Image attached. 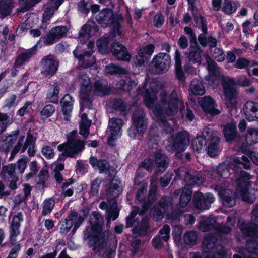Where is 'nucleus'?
<instances>
[{
	"mask_svg": "<svg viewBox=\"0 0 258 258\" xmlns=\"http://www.w3.org/2000/svg\"><path fill=\"white\" fill-rule=\"evenodd\" d=\"M104 218L97 211L93 212L90 215L89 226L84 232V239L88 240V245L92 247L94 252H100L106 246L108 236L103 232Z\"/></svg>",
	"mask_w": 258,
	"mask_h": 258,
	"instance_id": "obj_1",
	"label": "nucleus"
},
{
	"mask_svg": "<svg viewBox=\"0 0 258 258\" xmlns=\"http://www.w3.org/2000/svg\"><path fill=\"white\" fill-rule=\"evenodd\" d=\"M230 166L236 173L235 181L237 193L240 195L243 201L249 202V190L252 184V182L250 181L251 175L242 169H251V163L250 160L245 155L241 157H234L231 159Z\"/></svg>",
	"mask_w": 258,
	"mask_h": 258,
	"instance_id": "obj_2",
	"label": "nucleus"
},
{
	"mask_svg": "<svg viewBox=\"0 0 258 258\" xmlns=\"http://www.w3.org/2000/svg\"><path fill=\"white\" fill-rule=\"evenodd\" d=\"M161 108H156V111L158 114H161L162 112L168 116L176 115L178 111L182 115L185 111V106L183 102L180 92L174 89L170 93L163 91L160 93Z\"/></svg>",
	"mask_w": 258,
	"mask_h": 258,
	"instance_id": "obj_3",
	"label": "nucleus"
},
{
	"mask_svg": "<svg viewBox=\"0 0 258 258\" xmlns=\"http://www.w3.org/2000/svg\"><path fill=\"white\" fill-rule=\"evenodd\" d=\"M96 20L101 27L105 28L108 26L111 27L112 33L121 35L120 22L124 20L121 14L114 13L111 9L106 8L99 11L98 15L96 16Z\"/></svg>",
	"mask_w": 258,
	"mask_h": 258,
	"instance_id": "obj_4",
	"label": "nucleus"
},
{
	"mask_svg": "<svg viewBox=\"0 0 258 258\" xmlns=\"http://www.w3.org/2000/svg\"><path fill=\"white\" fill-rule=\"evenodd\" d=\"M189 145V134L185 131H179L172 134L167 140L165 148L167 151L175 153L176 157L180 158L183 153Z\"/></svg>",
	"mask_w": 258,
	"mask_h": 258,
	"instance_id": "obj_5",
	"label": "nucleus"
},
{
	"mask_svg": "<svg viewBox=\"0 0 258 258\" xmlns=\"http://www.w3.org/2000/svg\"><path fill=\"white\" fill-rule=\"evenodd\" d=\"M241 232L250 238L246 240V248L252 258H258V224L252 222H243L239 226Z\"/></svg>",
	"mask_w": 258,
	"mask_h": 258,
	"instance_id": "obj_6",
	"label": "nucleus"
},
{
	"mask_svg": "<svg viewBox=\"0 0 258 258\" xmlns=\"http://www.w3.org/2000/svg\"><path fill=\"white\" fill-rule=\"evenodd\" d=\"M90 211V208L87 206H83L79 211V213L75 210H71L69 214L64 220L65 227L61 228L62 232L64 234L68 233L74 226L72 232H75L83 222L85 219L87 218Z\"/></svg>",
	"mask_w": 258,
	"mask_h": 258,
	"instance_id": "obj_7",
	"label": "nucleus"
},
{
	"mask_svg": "<svg viewBox=\"0 0 258 258\" xmlns=\"http://www.w3.org/2000/svg\"><path fill=\"white\" fill-rule=\"evenodd\" d=\"M222 85L227 107L231 109L235 108L237 104V87L235 79L229 76H222Z\"/></svg>",
	"mask_w": 258,
	"mask_h": 258,
	"instance_id": "obj_8",
	"label": "nucleus"
},
{
	"mask_svg": "<svg viewBox=\"0 0 258 258\" xmlns=\"http://www.w3.org/2000/svg\"><path fill=\"white\" fill-rule=\"evenodd\" d=\"M68 31L65 26H57L53 27L45 35L40 38L39 42H42L45 46L52 45L57 41L64 37Z\"/></svg>",
	"mask_w": 258,
	"mask_h": 258,
	"instance_id": "obj_9",
	"label": "nucleus"
},
{
	"mask_svg": "<svg viewBox=\"0 0 258 258\" xmlns=\"http://www.w3.org/2000/svg\"><path fill=\"white\" fill-rule=\"evenodd\" d=\"M41 63L43 67L41 73L45 78H51L58 69L59 61L54 55L49 54L44 56Z\"/></svg>",
	"mask_w": 258,
	"mask_h": 258,
	"instance_id": "obj_10",
	"label": "nucleus"
},
{
	"mask_svg": "<svg viewBox=\"0 0 258 258\" xmlns=\"http://www.w3.org/2000/svg\"><path fill=\"white\" fill-rule=\"evenodd\" d=\"M171 64V57L167 53L160 52L155 55L152 60V65L156 74H162L167 72Z\"/></svg>",
	"mask_w": 258,
	"mask_h": 258,
	"instance_id": "obj_11",
	"label": "nucleus"
},
{
	"mask_svg": "<svg viewBox=\"0 0 258 258\" xmlns=\"http://www.w3.org/2000/svg\"><path fill=\"white\" fill-rule=\"evenodd\" d=\"M215 190L221 199L222 205L226 207H232L236 205V193L233 190L225 188L222 184H217Z\"/></svg>",
	"mask_w": 258,
	"mask_h": 258,
	"instance_id": "obj_12",
	"label": "nucleus"
},
{
	"mask_svg": "<svg viewBox=\"0 0 258 258\" xmlns=\"http://www.w3.org/2000/svg\"><path fill=\"white\" fill-rule=\"evenodd\" d=\"M214 201L215 197L211 193L204 195L201 192H196L193 196L192 202L195 207L201 211L209 209Z\"/></svg>",
	"mask_w": 258,
	"mask_h": 258,
	"instance_id": "obj_13",
	"label": "nucleus"
},
{
	"mask_svg": "<svg viewBox=\"0 0 258 258\" xmlns=\"http://www.w3.org/2000/svg\"><path fill=\"white\" fill-rule=\"evenodd\" d=\"M132 121L135 127L134 131V135L136 133L139 134H144L147 128V119L144 112L142 110L136 111L132 116Z\"/></svg>",
	"mask_w": 258,
	"mask_h": 258,
	"instance_id": "obj_14",
	"label": "nucleus"
},
{
	"mask_svg": "<svg viewBox=\"0 0 258 258\" xmlns=\"http://www.w3.org/2000/svg\"><path fill=\"white\" fill-rule=\"evenodd\" d=\"M110 51L113 56L118 60L129 61L132 58L126 47L119 42L112 43L110 46Z\"/></svg>",
	"mask_w": 258,
	"mask_h": 258,
	"instance_id": "obj_15",
	"label": "nucleus"
},
{
	"mask_svg": "<svg viewBox=\"0 0 258 258\" xmlns=\"http://www.w3.org/2000/svg\"><path fill=\"white\" fill-rule=\"evenodd\" d=\"M23 220V214L21 212H18L15 215L12 219V222L9 227V242L11 244H14L17 240V237L20 235V223Z\"/></svg>",
	"mask_w": 258,
	"mask_h": 258,
	"instance_id": "obj_16",
	"label": "nucleus"
},
{
	"mask_svg": "<svg viewBox=\"0 0 258 258\" xmlns=\"http://www.w3.org/2000/svg\"><path fill=\"white\" fill-rule=\"evenodd\" d=\"M123 123V120L120 118H112L110 120L108 125L109 135L107 138V143L110 146H114V144H112L111 142L117 139Z\"/></svg>",
	"mask_w": 258,
	"mask_h": 258,
	"instance_id": "obj_17",
	"label": "nucleus"
},
{
	"mask_svg": "<svg viewBox=\"0 0 258 258\" xmlns=\"http://www.w3.org/2000/svg\"><path fill=\"white\" fill-rule=\"evenodd\" d=\"M199 104L203 111L207 114L211 116H215L220 113V111L215 108V102L213 98L210 96H204Z\"/></svg>",
	"mask_w": 258,
	"mask_h": 258,
	"instance_id": "obj_18",
	"label": "nucleus"
},
{
	"mask_svg": "<svg viewBox=\"0 0 258 258\" xmlns=\"http://www.w3.org/2000/svg\"><path fill=\"white\" fill-rule=\"evenodd\" d=\"M243 110L245 117L248 121L258 122V103L248 101L244 104Z\"/></svg>",
	"mask_w": 258,
	"mask_h": 258,
	"instance_id": "obj_19",
	"label": "nucleus"
},
{
	"mask_svg": "<svg viewBox=\"0 0 258 258\" xmlns=\"http://www.w3.org/2000/svg\"><path fill=\"white\" fill-rule=\"evenodd\" d=\"M74 103V98L69 94H66L61 99V110L66 121L70 120Z\"/></svg>",
	"mask_w": 258,
	"mask_h": 258,
	"instance_id": "obj_20",
	"label": "nucleus"
},
{
	"mask_svg": "<svg viewBox=\"0 0 258 258\" xmlns=\"http://www.w3.org/2000/svg\"><path fill=\"white\" fill-rule=\"evenodd\" d=\"M19 133V130L17 129L12 131L11 134L6 136L5 139L0 144V151L8 153L16 142Z\"/></svg>",
	"mask_w": 258,
	"mask_h": 258,
	"instance_id": "obj_21",
	"label": "nucleus"
},
{
	"mask_svg": "<svg viewBox=\"0 0 258 258\" xmlns=\"http://www.w3.org/2000/svg\"><path fill=\"white\" fill-rule=\"evenodd\" d=\"M218 239L213 235H208L204 237L202 243V248L203 252H200L202 254V258H204V254L211 253L212 250L216 248L217 244Z\"/></svg>",
	"mask_w": 258,
	"mask_h": 258,
	"instance_id": "obj_22",
	"label": "nucleus"
},
{
	"mask_svg": "<svg viewBox=\"0 0 258 258\" xmlns=\"http://www.w3.org/2000/svg\"><path fill=\"white\" fill-rule=\"evenodd\" d=\"M223 134L226 142L234 141L238 135L236 122L231 121L226 123L223 127Z\"/></svg>",
	"mask_w": 258,
	"mask_h": 258,
	"instance_id": "obj_23",
	"label": "nucleus"
},
{
	"mask_svg": "<svg viewBox=\"0 0 258 258\" xmlns=\"http://www.w3.org/2000/svg\"><path fill=\"white\" fill-rule=\"evenodd\" d=\"M202 53L203 50L200 46L190 45L189 49L185 54L186 56V61L192 64L196 63H201Z\"/></svg>",
	"mask_w": 258,
	"mask_h": 258,
	"instance_id": "obj_24",
	"label": "nucleus"
},
{
	"mask_svg": "<svg viewBox=\"0 0 258 258\" xmlns=\"http://www.w3.org/2000/svg\"><path fill=\"white\" fill-rule=\"evenodd\" d=\"M149 218L148 216L142 218L140 222H138L132 229V234L135 236H144L146 235L150 228Z\"/></svg>",
	"mask_w": 258,
	"mask_h": 258,
	"instance_id": "obj_25",
	"label": "nucleus"
},
{
	"mask_svg": "<svg viewBox=\"0 0 258 258\" xmlns=\"http://www.w3.org/2000/svg\"><path fill=\"white\" fill-rule=\"evenodd\" d=\"M99 29V26L95 21L92 22V25L85 24L83 25L79 32V37L80 39L82 38L88 40L98 33Z\"/></svg>",
	"mask_w": 258,
	"mask_h": 258,
	"instance_id": "obj_26",
	"label": "nucleus"
},
{
	"mask_svg": "<svg viewBox=\"0 0 258 258\" xmlns=\"http://www.w3.org/2000/svg\"><path fill=\"white\" fill-rule=\"evenodd\" d=\"M93 90L96 94L104 97L110 94L111 88L108 86L106 80L100 79L95 81L94 83Z\"/></svg>",
	"mask_w": 258,
	"mask_h": 258,
	"instance_id": "obj_27",
	"label": "nucleus"
},
{
	"mask_svg": "<svg viewBox=\"0 0 258 258\" xmlns=\"http://www.w3.org/2000/svg\"><path fill=\"white\" fill-rule=\"evenodd\" d=\"M156 164L157 173H162L165 171L169 165L167 156L161 152H156L154 155V163Z\"/></svg>",
	"mask_w": 258,
	"mask_h": 258,
	"instance_id": "obj_28",
	"label": "nucleus"
},
{
	"mask_svg": "<svg viewBox=\"0 0 258 258\" xmlns=\"http://www.w3.org/2000/svg\"><path fill=\"white\" fill-rule=\"evenodd\" d=\"M80 109H84V108L89 109H93L92 102L94 100L93 97L91 95L90 90H82L80 92Z\"/></svg>",
	"mask_w": 258,
	"mask_h": 258,
	"instance_id": "obj_29",
	"label": "nucleus"
},
{
	"mask_svg": "<svg viewBox=\"0 0 258 258\" xmlns=\"http://www.w3.org/2000/svg\"><path fill=\"white\" fill-rule=\"evenodd\" d=\"M146 84L142 88H139L138 91L139 93L145 92L144 95V102L148 107H150L157 99L156 92L153 88L146 89L145 88Z\"/></svg>",
	"mask_w": 258,
	"mask_h": 258,
	"instance_id": "obj_30",
	"label": "nucleus"
},
{
	"mask_svg": "<svg viewBox=\"0 0 258 258\" xmlns=\"http://www.w3.org/2000/svg\"><path fill=\"white\" fill-rule=\"evenodd\" d=\"M89 163L93 168L97 167L100 173H107L110 164L106 159H99L95 156H91L89 158Z\"/></svg>",
	"mask_w": 258,
	"mask_h": 258,
	"instance_id": "obj_31",
	"label": "nucleus"
},
{
	"mask_svg": "<svg viewBox=\"0 0 258 258\" xmlns=\"http://www.w3.org/2000/svg\"><path fill=\"white\" fill-rule=\"evenodd\" d=\"M192 195L191 185L186 184L182 188L179 198V205L181 208L185 207L190 202Z\"/></svg>",
	"mask_w": 258,
	"mask_h": 258,
	"instance_id": "obj_32",
	"label": "nucleus"
},
{
	"mask_svg": "<svg viewBox=\"0 0 258 258\" xmlns=\"http://www.w3.org/2000/svg\"><path fill=\"white\" fill-rule=\"evenodd\" d=\"M73 55L79 61L82 62L86 67H91L93 62L90 61H85V58H90L92 56V53L88 51L83 50L81 47H77L73 52Z\"/></svg>",
	"mask_w": 258,
	"mask_h": 258,
	"instance_id": "obj_33",
	"label": "nucleus"
},
{
	"mask_svg": "<svg viewBox=\"0 0 258 258\" xmlns=\"http://www.w3.org/2000/svg\"><path fill=\"white\" fill-rule=\"evenodd\" d=\"M60 89L59 86L56 83L50 84L47 91L46 99L52 103L58 104Z\"/></svg>",
	"mask_w": 258,
	"mask_h": 258,
	"instance_id": "obj_34",
	"label": "nucleus"
},
{
	"mask_svg": "<svg viewBox=\"0 0 258 258\" xmlns=\"http://www.w3.org/2000/svg\"><path fill=\"white\" fill-rule=\"evenodd\" d=\"M175 71L176 77L180 81H184L185 76L182 68L181 54L180 51L176 49L175 52Z\"/></svg>",
	"mask_w": 258,
	"mask_h": 258,
	"instance_id": "obj_35",
	"label": "nucleus"
},
{
	"mask_svg": "<svg viewBox=\"0 0 258 258\" xmlns=\"http://www.w3.org/2000/svg\"><path fill=\"white\" fill-rule=\"evenodd\" d=\"M190 88L191 93L195 96H202L205 92L203 81L197 78L191 81Z\"/></svg>",
	"mask_w": 258,
	"mask_h": 258,
	"instance_id": "obj_36",
	"label": "nucleus"
},
{
	"mask_svg": "<svg viewBox=\"0 0 258 258\" xmlns=\"http://www.w3.org/2000/svg\"><path fill=\"white\" fill-rule=\"evenodd\" d=\"M206 132L205 130L202 133V135L197 137L191 142V147L194 151L197 153H201L202 149L207 146L209 139H207L204 133Z\"/></svg>",
	"mask_w": 258,
	"mask_h": 258,
	"instance_id": "obj_37",
	"label": "nucleus"
},
{
	"mask_svg": "<svg viewBox=\"0 0 258 258\" xmlns=\"http://www.w3.org/2000/svg\"><path fill=\"white\" fill-rule=\"evenodd\" d=\"M14 7L13 0H0V16L5 18L10 15Z\"/></svg>",
	"mask_w": 258,
	"mask_h": 258,
	"instance_id": "obj_38",
	"label": "nucleus"
},
{
	"mask_svg": "<svg viewBox=\"0 0 258 258\" xmlns=\"http://www.w3.org/2000/svg\"><path fill=\"white\" fill-rule=\"evenodd\" d=\"M36 46H34L26 51L22 52L16 59L15 64L21 66L24 62L28 61L30 58L36 54Z\"/></svg>",
	"mask_w": 258,
	"mask_h": 258,
	"instance_id": "obj_39",
	"label": "nucleus"
},
{
	"mask_svg": "<svg viewBox=\"0 0 258 258\" xmlns=\"http://www.w3.org/2000/svg\"><path fill=\"white\" fill-rule=\"evenodd\" d=\"M194 26L201 28L202 32L204 34L208 33V26L206 19L201 14L197 13L193 14Z\"/></svg>",
	"mask_w": 258,
	"mask_h": 258,
	"instance_id": "obj_40",
	"label": "nucleus"
},
{
	"mask_svg": "<svg viewBox=\"0 0 258 258\" xmlns=\"http://www.w3.org/2000/svg\"><path fill=\"white\" fill-rule=\"evenodd\" d=\"M138 82L132 80L130 77H126L124 79H121L119 81L118 88L126 92H130L133 90V87L137 86Z\"/></svg>",
	"mask_w": 258,
	"mask_h": 258,
	"instance_id": "obj_41",
	"label": "nucleus"
},
{
	"mask_svg": "<svg viewBox=\"0 0 258 258\" xmlns=\"http://www.w3.org/2000/svg\"><path fill=\"white\" fill-rule=\"evenodd\" d=\"M121 183L119 179L116 180L112 179L108 185L106 186V192L107 195L116 196L119 194V184Z\"/></svg>",
	"mask_w": 258,
	"mask_h": 258,
	"instance_id": "obj_42",
	"label": "nucleus"
},
{
	"mask_svg": "<svg viewBox=\"0 0 258 258\" xmlns=\"http://www.w3.org/2000/svg\"><path fill=\"white\" fill-rule=\"evenodd\" d=\"M217 223L215 218L208 217L200 222V226L204 231H215Z\"/></svg>",
	"mask_w": 258,
	"mask_h": 258,
	"instance_id": "obj_43",
	"label": "nucleus"
},
{
	"mask_svg": "<svg viewBox=\"0 0 258 258\" xmlns=\"http://www.w3.org/2000/svg\"><path fill=\"white\" fill-rule=\"evenodd\" d=\"M158 205L164 210V212L168 214L173 207L172 198L168 196H164L160 199Z\"/></svg>",
	"mask_w": 258,
	"mask_h": 258,
	"instance_id": "obj_44",
	"label": "nucleus"
},
{
	"mask_svg": "<svg viewBox=\"0 0 258 258\" xmlns=\"http://www.w3.org/2000/svg\"><path fill=\"white\" fill-rule=\"evenodd\" d=\"M70 147L72 148L76 154L82 152L85 148L84 142L80 139H71L69 140Z\"/></svg>",
	"mask_w": 258,
	"mask_h": 258,
	"instance_id": "obj_45",
	"label": "nucleus"
},
{
	"mask_svg": "<svg viewBox=\"0 0 258 258\" xmlns=\"http://www.w3.org/2000/svg\"><path fill=\"white\" fill-rule=\"evenodd\" d=\"M219 141L212 139L207 148V153L211 157H215L219 154Z\"/></svg>",
	"mask_w": 258,
	"mask_h": 258,
	"instance_id": "obj_46",
	"label": "nucleus"
},
{
	"mask_svg": "<svg viewBox=\"0 0 258 258\" xmlns=\"http://www.w3.org/2000/svg\"><path fill=\"white\" fill-rule=\"evenodd\" d=\"M237 10L235 3L231 0H224L222 11L227 15H231Z\"/></svg>",
	"mask_w": 258,
	"mask_h": 258,
	"instance_id": "obj_47",
	"label": "nucleus"
},
{
	"mask_svg": "<svg viewBox=\"0 0 258 258\" xmlns=\"http://www.w3.org/2000/svg\"><path fill=\"white\" fill-rule=\"evenodd\" d=\"M126 104L124 101L121 98H115L112 102V108L121 112H125L126 111Z\"/></svg>",
	"mask_w": 258,
	"mask_h": 258,
	"instance_id": "obj_48",
	"label": "nucleus"
},
{
	"mask_svg": "<svg viewBox=\"0 0 258 258\" xmlns=\"http://www.w3.org/2000/svg\"><path fill=\"white\" fill-rule=\"evenodd\" d=\"M198 236L195 231L186 232L183 235V240L186 244L194 246L197 244Z\"/></svg>",
	"mask_w": 258,
	"mask_h": 258,
	"instance_id": "obj_49",
	"label": "nucleus"
},
{
	"mask_svg": "<svg viewBox=\"0 0 258 258\" xmlns=\"http://www.w3.org/2000/svg\"><path fill=\"white\" fill-rule=\"evenodd\" d=\"M30 160V158L25 156L17 161L16 164H15L16 165V170H17L18 173L22 174L24 172Z\"/></svg>",
	"mask_w": 258,
	"mask_h": 258,
	"instance_id": "obj_50",
	"label": "nucleus"
},
{
	"mask_svg": "<svg viewBox=\"0 0 258 258\" xmlns=\"http://www.w3.org/2000/svg\"><path fill=\"white\" fill-rule=\"evenodd\" d=\"M213 172L219 177L227 178L229 176V169L225 163L219 164Z\"/></svg>",
	"mask_w": 258,
	"mask_h": 258,
	"instance_id": "obj_51",
	"label": "nucleus"
},
{
	"mask_svg": "<svg viewBox=\"0 0 258 258\" xmlns=\"http://www.w3.org/2000/svg\"><path fill=\"white\" fill-rule=\"evenodd\" d=\"M55 205V201L52 199L46 200L43 202V210L42 211V215L46 216L50 213L53 209Z\"/></svg>",
	"mask_w": 258,
	"mask_h": 258,
	"instance_id": "obj_52",
	"label": "nucleus"
},
{
	"mask_svg": "<svg viewBox=\"0 0 258 258\" xmlns=\"http://www.w3.org/2000/svg\"><path fill=\"white\" fill-rule=\"evenodd\" d=\"M250 64V61L245 58H239L236 61L235 67L236 68L242 69L245 68L247 72L248 75L251 76V72L249 66Z\"/></svg>",
	"mask_w": 258,
	"mask_h": 258,
	"instance_id": "obj_53",
	"label": "nucleus"
},
{
	"mask_svg": "<svg viewBox=\"0 0 258 258\" xmlns=\"http://www.w3.org/2000/svg\"><path fill=\"white\" fill-rule=\"evenodd\" d=\"M11 123L7 114L0 112V135L4 132Z\"/></svg>",
	"mask_w": 258,
	"mask_h": 258,
	"instance_id": "obj_54",
	"label": "nucleus"
},
{
	"mask_svg": "<svg viewBox=\"0 0 258 258\" xmlns=\"http://www.w3.org/2000/svg\"><path fill=\"white\" fill-rule=\"evenodd\" d=\"M213 258H227V252L225 247L220 244L216 246V248L213 251L212 255Z\"/></svg>",
	"mask_w": 258,
	"mask_h": 258,
	"instance_id": "obj_55",
	"label": "nucleus"
},
{
	"mask_svg": "<svg viewBox=\"0 0 258 258\" xmlns=\"http://www.w3.org/2000/svg\"><path fill=\"white\" fill-rule=\"evenodd\" d=\"M151 213L156 221H159L163 219L164 215L167 213L164 212V210L159 206L155 205L151 210Z\"/></svg>",
	"mask_w": 258,
	"mask_h": 258,
	"instance_id": "obj_56",
	"label": "nucleus"
},
{
	"mask_svg": "<svg viewBox=\"0 0 258 258\" xmlns=\"http://www.w3.org/2000/svg\"><path fill=\"white\" fill-rule=\"evenodd\" d=\"M109 42L106 38H101L97 42V46L98 51L102 53H105L108 49Z\"/></svg>",
	"mask_w": 258,
	"mask_h": 258,
	"instance_id": "obj_57",
	"label": "nucleus"
},
{
	"mask_svg": "<svg viewBox=\"0 0 258 258\" xmlns=\"http://www.w3.org/2000/svg\"><path fill=\"white\" fill-rule=\"evenodd\" d=\"M149 61L148 57L145 56L143 53L139 51L138 54L133 57V61L136 66H141L145 62L147 63Z\"/></svg>",
	"mask_w": 258,
	"mask_h": 258,
	"instance_id": "obj_58",
	"label": "nucleus"
},
{
	"mask_svg": "<svg viewBox=\"0 0 258 258\" xmlns=\"http://www.w3.org/2000/svg\"><path fill=\"white\" fill-rule=\"evenodd\" d=\"M161 139L159 133L157 131L156 128H152L149 132V140L154 145H158Z\"/></svg>",
	"mask_w": 258,
	"mask_h": 258,
	"instance_id": "obj_59",
	"label": "nucleus"
},
{
	"mask_svg": "<svg viewBox=\"0 0 258 258\" xmlns=\"http://www.w3.org/2000/svg\"><path fill=\"white\" fill-rule=\"evenodd\" d=\"M55 107L51 104L46 105L40 112L41 116L45 118L51 116L55 112Z\"/></svg>",
	"mask_w": 258,
	"mask_h": 258,
	"instance_id": "obj_60",
	"label": "nucleus"
},
{
	"mask_svg": "<svg viewBox=\"0 0 258 258\" xmlns=\"http://www.w3.org/2000/svg\"><path fill=\"white\" fill-rule=\"evenodd\" d=\"M91 121H87V122H81L79 127V134L84 138H87L89 134V128Z\"/></svg>",
	"mask_w": 258,
	"mask_h": 258,
	"instance_id": "obj_61",
	"label": "nucleus"
},
{
	"mask_svg": "<svg viewBox=\"0 0 258 258\" xmlns=\"http://www.w3.org/2000/svg\"><path fill=\"white\" fill-rule=\"evenodd\" d=\"M30 172L26 175V178L29 179L36 175L38 171L37 163L36 161L31 162L29 165Z\"/></svg>",
	"mask_w": 258,
	"mask_h": 258,
	"instance_id": "obj_62",
	"label": "nucleus"
},
{
	"mask_svg": "<svg viewBox=\"0 0 258 258\" xmlns=\"http://www.w3.org/2000/svg\"><path fill=\"white\" fill-rule=\"evenodd\" d=\"M79 81L81 84V90H90L89 88L88 85L90 82V79L89 77L86 74L81 75L79 77Z\"/></svg>",
	"mask_w": 258,
	"mask_h": 258,
	"instance_id": "obj_63",
	"label": "nucleus"
},
{
	"mask_svg": "<svg viewBox=\"0 0 258 258\" xmlns=\"http://www.w3.org/2000/svg\"><path fill=\"white\" fill-rule=\"evenodd\" d=\"M153 22L155 27L160 28L164 24L165 18L162 14L159 12L154 15Z\"/></svg>",
	"mask_w": 258,
	"mask_h": 258,
	"instance_id": "obj_64",
	"label": "nucleus"
}]
</instances>
